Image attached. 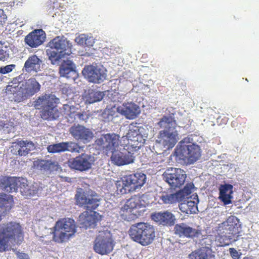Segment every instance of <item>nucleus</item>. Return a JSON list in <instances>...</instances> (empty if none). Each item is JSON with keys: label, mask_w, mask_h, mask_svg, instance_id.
I'll return each instance as SVG.
<instances>
[{"label": "nucleus", "mask_w": 259, "mask_h": 259, "mask_svg": "<svg viewBox=\"0 0 259 259\" xmlns=\"http://www.w3.org/2000/svg\"><path fill=\"white\" fill-rule=\"evenodd\" d=\"M143 136H138L133 138L127 139V146L134 151L138 150L144 144Z\"/></svg>", "instance_id": "nucleus-35"}, {"label": "nucleus", "mask_w": 259, "mask_h": 259, "mask_svg": "<svg viewBox=\"0 0 259 259\" xmlns=\"http://www.w3.org/2000/svg\"><path fill=\"white\" fill-rule=\"evenodd\" d=\"M118 113L117 108L115 107L106 109L105 111V114L107 115L108 120H112L114 117H117Z\"/></svg>", "instance_id": "nucleus-43"}, {"label": "nucleus", "mask_w": 259, "mask_h": 259, "mask_svg": "<svg viewBox=\"0 0 259 259\" xmlns=\"http://www.w3.org/2000/svg\"><path fill=\"white\" fill-rule=\"evenodd\" d=\"M47 53L49 56V59L53 62H56L66 56L65 54L60 53L59 51L56 50L53 51L47 50Z\"/></svg>", "instance_id": "nucleus-39"}, {"label": "nucleus", "mask_w": 259, "mask_h": 259, "mask_svg": "<svg viewBox=\"0 0 259 259\" xmlns=\"http://www.w3.org/2000/svg\"><path fill=\"white\" fill-rule=\"evenodd\" d=\"M239 220L237 217L231 215L229 217L227 220L222 224L225 227L224 230L226 231V234L228 235L229 241L227 242H220V246H224L229 245L231 243V240L233 239L236 241L239 236L240 225L239 224Z\"/></svg>", "instance_id": "nucleus-13"}, {"label": "nucleus", "mask_w": 259, "mask_h": 259, "mask_svg": "<svg viewBox=\"0 0 259 259\" xmlns=\"http://www.w3.org/2000/svg\"><path fill=\"white\" fill-rule=\"evenodd\" d=\"M94 42V39L93 37L87 35V40H85V44H84V46L92 47L93 46Z\"/></svg>", "instance_id": "nucleus-48"}, {"label": "nucleus", "mask_w": 259, "mask_h": 259, "mask_svg": "<svg viewBox=\"0 0 259 259\" xmlns=\"http://www.w3.org/2000/svg\"><path fill=\"white\" fill-rule=\"evenodd\" d=\"M15 65L10 64L5 66H2L0 68V73L2 74H6L11 72L15 67Z\"/></svg>", "instance_id": "nucleus-45"}, {"label": "nucleus", "mask_w": 259, "mask_h": 259, "mask_svg": "<svg viewBox=\"0 0 259 259\" xmlns=\"http://www.w3.org/2000/svg\"><path fill=\"white\" fill-rule=\"evenodd\" d=\"M0 188L9 193L16 192L19 188L21 194L27 198L34 196L37 193L35 187L29 186L26 179L20 177L0 178Z\"/></svg>", "instance_id": "nucleus-4"}, {"label": "nucleus", "mask_w": 259, "mask_h": 259, "mask_svg": "<svg viewBox=\"0 0 259 259\" xmlns=\"http://www.w3.org/2000/svg\"><path fill=\"white\" fill-rule=\"evenodd\" d=\"M177 160L182 161L187 164L196 162L201 156L199 146L195 144H186L185 139L176 147L174 152Z\"/></svg>", "instance_id": "nucleus-7"}, {"label": "nucleus", "mask_w": 259, "mask_h": 259, "mask_svg": "<svg viewBox=\"0 0 259 259\" xmlns=\"http://www.w3.org/2000/svg\"><path fill=\"white\" fill-rule=\"evenodd\" d=\"M111 161L115 164L120 166L133 163L134 161V156L131 152L125 151L121 152L115 149L111 152Z\"/></svg>", "instance_id": "nucleus-20"}, {"label": "nucleus", "mask_w": 259, "mask_h": 259, "mask_svg": "<svg viewBox=\"0 0 259 259\" xmlns=\"http://www.w3.org/2000/svg\"><path fill=\"white\" fill-rule=\"evenodd\" d=\"M59 99L52 94L42 95L34 102V107L40 110V115L44 120H54L59 117L56 104Z\"/></svg>", "instance_id": "nucleus-5"}, {"label": "nucleus", "mask_w": 259, "mask_h": 259, "mask_svg": "<svg viewBox=\"0 0 259 259\" xmlns=\"http://www.w3.org/2000/svg\"><path fill=\"white\" fill-rule=\"evenodd\" d=\"M46 38V33L42 29H35L27 35L24 39L26 45L32 48L41 45Z\"/></svg>", "instance_id": "nucleus-19"}, {"label": "nucleus", "mask_w": 259, "mask_h": 259, "mask_svg": "<svg viewBox=\"0 0 259 259\" xmlns=\"http://www.w3.org/2000/svg\"><path fill=\"white\" fill-rule=\"evenodd\" d=\"M117 110L119 113L131 119L135 118L139 113V107L133 102L123 104L117 108Z\"/></svg>", "instance_id": "nucleus-24"}, {"label": "nucleus", "mask_w": 259, "mask_h": 259, "mask_svg": "<svg viewBox=\"0 0 259 259\" xmlns=\"http://www.w3.org/2000/svg\"><path fill=\"white\" fill-rule=\"evenodd\" d=\"M11 82L12 84L6 87V94L12 102H22L37 93L40 89L38 82H25L21 85H20L21 82Z\"/></svg>", "instance_id": "nucleus-3"}, {"label": "nucleus", "mask_w": 259, "mask_h": 259, "mask_svg": "<svg viewBox=\"0 0 259 259\" xmlns=\"http://www.w3.org/2000/svg\"><path fill=\"white\" fill-rule=\"evenodd\" d=\"M146 176L142 172L125 176V182L128 183L131 192L140 188L146 182Z\"/></svg>", "instance_id": "nucleus-23"}, {"label": "nucleus", "mask_w": 259, "mask_h": 259, "mask_svg": "<svg viewBox=\"0 0 259 259\" xmlns=\"http://www.w3.org/2000/svg\"><path fill=\"white\" fill-rule=\"evenodd\" d=\"M54 228L53 239L59 243L68 241L76 232L75 222L70 218L59 219Z\"/></svg>", "instance_id": "nucleus-8"}, {"label": "nucleus", "mask_w": 259, "mask_h": 259, "mask_svg": "<svg viewBox=\"0 0 259 259\" xmlns=\"http://www.w3.org/2000/svg\"><path fill=\"white\" fill-rule=\"evenodd\" d=\"M32 79L30 78V79H29L28 81H30V80H31Z\"/></svg>", "instance_id": "nucleus-54"}, {"label": "nucleus", "mask_w": 259, "mask_h": 259, "mask_svg": "<svg viewBox=\"0 0 259 259\" xmlns=\"http://www.w3.org/2000/svg\"><path fill=\"white\" fill-rule=\"evenodd\" d=\"M96 192L90 189L77 188L75 195L76 203L87 210H93L99 205L100 199Z\"/></svg>", "instance_id": "nucleus-9"}, {"label": "nucleus", "mask_w": 259, "mask_h": 259, "mask_svg": "<svg viewBox=\"0 0 259 259\" xmlns=\"http://www.w3.org/2000/svg\"><path fill=\"white\" fill-rule=\"evenodd\" d=\"M82 74L89 81H103L107 77V70L103 66L85 65Z\"/></svg>", "instance_id": "nucleus-14"}, {"label": "nucleus", "mask_w": 259, "mask_h": 259, "mask_svg": "<svg viewBox=\"0 0 259 259\" xmlns=\"http://www.w3.org/2000/svg\"><path fill=\"white\" fill-rule=\"evenodd\" d=\"M175 234L180 237L193 238L197 237L200 232L199 230L190 227L185 223L176 224L174 228Z\"/></svg>", "instance_id": "nucleus-22"}, {"label": "nucleus", "mask_w": 259, "mask_h": 259, "mask_svg": "<svg viewBox=\"0 0 259 259\" xmlns=\"http://www.w3.org/2000/svg\"><path fill=\"white\" fill-rule=\"evenodd\" d=\"M119 144V136L114 133L102 134L95 142L96 147L108 154L116 149Z\"/></svg>", "instance_id": "nucleus-11"}, {"label": "nucleus", "mask_w": 259, "mask_h": 259, "mask_svg": "<svg viewBox=\"0 0 259 259\" xmlns=\"http://www.w3.org/2000/svg\"><path fill=\"white\" fill-rule=\"evenodd\" d=\"M233 188V187L231 184L222 185L219 188V198L225 205L232 203Z\"/></svg>", "instance_id": "nucleus-27"}, {"label": "nucleus", "mask_w": 259, "mask_h": 259, "mask_svg": "<svg viewBox=\"0 0 259 259\" xmlns=\"http://www.w3.org/2000/svg\"><path fill=\"white\" fill-rule=\"evenodd\" d=\"M104 96L103 92L88 90L84 92L83 99L85 104H90L101 101Z\"/></svg>", "instance_id": "nucleus-31"}, {"label": "nucleus", "mask_w": 259, "mask_h": 259, "mask_svg": "<svg viewBox=\"0 0 259 259\" xmlns=\"http://www.w3.org/2000/svg\"><path fill=\"white\" fill-rule=\"evenodd\" d=\"M151 218L154 221L163 225H172L175 220L174 215L168 211L155 213L151 215Z\"/></svg>", "instance_id": "nucleus-29"}, {"label": "nucleus", "mask_w": 259, "mask_h": 259, "mask_svg": "<svg viewBox=\"0 0 259 259\" xmlns=\"http://www.w3.org/2000/svg\"><path fill=\"white\" fill-rule=\"evenodd\" d=\"M188 198L187 202L181 203L179 205L180 209L184 213L187 214H195L198 211L197 204L199 202L198 197L197 195H193Z\"/></svg>", "instance_id": "nucleus-25"}, {"label": "nucleus", "mask_w": 259, "mask_h": 259, "mask_svg": "<svg viewBox=\"0 0 259 259\" xmlns=\"http://www.w3.org/2000/svg\"><path fill=\"white\" fill-rule=\"evenodd\" d=\"M13 204V196L4 193H0V221ZM23 238V229L20 223L12 221L0 224V252L6 250L9 241L16 242V240H21Z\"/></svg>", "instance_id": "nucleus-1"}, {"label": "nucleus", "mask_w": 259, "mask_h": 259, "mask_svg": "<svg viewBox=\"0 0 259 259\" xmlns=\"http://www.w3.org/2000/svg\"><path fill=\"white\" fill-rule=\"evenodd\" d=\"M229 252L231 255L234 258H238L239 257L238 253L237 251L234 248H230Z\"/></svg>", "instance_id": "nucleus-49"}, {"label": "nucleus", "mask_w": 259, "mask_h": 259, "mask_svg": "<svg viewBox=\"0 0 259 259\" xmlns=\"http://www.w3.org/2000/svg\"><path fill=\"white\" fill-rule=\"evenodd\" d=\"M128 234L133 241L143 246L150 244L155 237L154 227L144 222L132 225L128 231Z\"/></svg>", "instance_id": "nucleus-6"}, {"label": "nucleus", "mask_w": 259, "mask_h": 259, "mask_svg": "<svg viewBox=\"0 0 259 259\" xmlns=\"http://www.w3.org/2000/svg\"><path fill=\"white\" fill-rule=\"evenodd\" d=\"M162 176L164 180L174 189L182 186L184 184L187 177L184 170L172 167L166 169Z\"/></svg>", "instance_id": "nucleus-12"}, {"label": "nucleus", "mask_w": 259, "mask_h": 259, "mask_svg": "<svg viewBox=\"0 0 259 259\" xmlns=\"http://www.w3.org/2000/svg\"><path fill=\"white\" fill-rule=\"evenodd\" d=\"M67 164L71 169L81 171H85L91 168V156L85 154H81L75 158L69 159Z\"/></svg>", "instance_id": "nucleus-15"}, {"label": "nucleus", "mask_w": 259, "mask_h": 259, "mask_svg": "<svg viewBox=\"0 0 259 259\" xmlns=\"http://www.w3.org/2000/svg\"><path fill=\"white\" fill-rule=\"evenodd\" d=\"M101 216L96 211L89 212L85 211L81 213L78 218V223L80 228L87 229L88 228H94L97 222L100 220Z\"/></svg>", "instance_id": "nucleus-18"}, {"label": "nucleus", "mask_w": 259, "mask_h": 259, "mask_svg": "<svg viewBox=\"0 0 259 259\" xmlns=\"http://www.w3.org/2000/svg\"><path fill=\"white\" fill-rule=\"evenodd\" d=\"M69 132L75 140L83 143L90 142L94 137L93 133L89 128L79 124L71 126Z\"/></svg>", "instance_id": "nucleus-16"}, {"label": "nucleus", "mask_w": 259, "mask_h": 259, "mask_svg": "<svg viewBox=\"0 0 259 259\" xmlns=\"http://www.w3.org/2000/svg\"><path fill=\"white\" fill-rule=\"evenodd\" d=\"M7 18V16L5 14L4 11L0 9V26L3 25V24L5 23Z\"/></svg>", "instance_id": "nucleus-47"}, {"label": "nucleus", "mask_w": 259, "mask_h": 259, "mask_svg": "<svg viewBox=\"0 0 259 259\" xmlns=\"http://www.w3.org/2000/svg\"><path fill=\"white\" fill-rule=\"evenodd\" d=\"M115 243L109 232H100L94 244V251L101 255H107L112 251Z\"/></svg>", "instance_id": "nucleus-10"}, {"label": "nucleus", "mask_w": 259, "mask_h": 259, "mask_svg": "<svg viewBox=\"0 0 259 259\" xmlns=\"http://www.w3.org/2000/svg\"><path fill=\"white\" fill-rule=\"evenodd\" d=\"M19 259H29L28 255L24 253H21L18 255Z\"/></svg>", "instance_id": "nucleus-50"}, {"label": "nucleus", "mask_w": 259, "mask_h": 259, "mask_svg": "<svg viewBox=\"0 0 259 259\" xmlns=\"http://www.w3.org/2000/svg\"><path fill=\"white\" fill-rule=\"evenodd\" d=\"M49 166L48 171L53 172L54 171H58L61 169L60 165L58 164V162L56 161L50 160Z\"/></svg>", "instance_id": "nucleus-44"}, {"label": "nucleus", "mask_w": 259, "mask_h": 259, "mask_svg": "<svg viewBox=\"0 0 259 259\" xmlns=\"http://www.w3.org/2000/svg\"><path fill=\"white\" fill-rule=\"evenodd\" d=\"M194 188V184L192 183H187L183 189L177 191L181 202L192 193V191Z\"/></svg>", "instance_id": "nucleus-36"}, {"label": "nucleus", "mask_w": 259, "mask_h": 259, "mask_svg": "<svg viewBox=\"0 0 259 259\" xmlns=\"http://www.w3.org/2000/svg\"><path fill=\"white\" fill-rule=\"evenodd\" d=\"M85 40H87V35L81 34L75 38V41L79 45L84 46L85 44Z\"/></svg>", "instance_id": "nucleus-46"}, {"label": "nucleus", "mask_w": 259, "mask_h": 259, "mask_svg": "<svg viewBox=\"0 0 259 259\" xmlns=\"http://www.w3.org/2000/svg\"><path fill=\"white\" fill-rule=\"evenodd\" d=\"M10 47L5 41H0V61L5 62L10 58Z\"/></svg>", "instance_id": "nucleus-37"}, {"label": "nucleus", "mask_w": 259, "mask_h": 259, "mask_svg": "<svg viewBox=\"0 0 259 259\" xmlns=\"http://www.w3.org/2000/svg\"><path fill=\"white\" fill-rule=\"evenodd\" d=\"M50 160H37L34 162L35 167L40 170L48 171Z\"/></svg>", "instance_id": "nucleus-41"}, {"label": "nucleus", "mask_w": 259, "mask_h": 259, "mask_svg": "<svg viewBox=\"0 0 259 259\" xmlns=\"http://www.w3.org/2000/svg\"><path fill=\"white\" fill-rule=\"evenodd\" d=\"M80 147L78 144L72 142H61L49 145L47 149L50 153H59L66 151L78 152Z\"/></svg>", "instance_id": "nucleus-21"}, {"label": "nucleus", "mask_w": 259, "mask_h": 259, "mask_svg": "<svg viewBox=\"0 0 259 259\" xmlns=\"http://www.w3.org/2000/svg\"><path fill=\"white\" fill-rule=\"evenodd\" d=\"M48 46L51 49H55L66 56H69L72 53V46L69 41L64 36L55 37L49 42Z\"/></svg>", "instance_id": "nucleus-17"}, {"label": "nucleus", "mask_w": 259, "mask_h": 259, "mask_svg": "<svg viewBox=\"0 0 259 259\" xmlns=\"http://www.w3.org/2000/svg\"><path fill=\"white\" fill-rule=\"evenodd\" d=\"M41 60L35 55L28 57L26 61L24 67L27 71H34L37 72L40 69Z\"/></svg>", "instance_id": "nucleus-32"}, {"label": "nucleus", "mask_w": 259, "mask_h": 259, "mask_svg": "<svg viewBox=\"0 0 259 259\" xmlns=\"http://www.w3.org/2000/svg\"><path fill=\"white\" fill-rule=\"evenodd\" d=\"M132 211L133 210L131 209L129 207L126 206V204H124L121 207L119 213L123 220L128 221L129 219L132 218Z\"/></svg>", "instance_id": "nucleus-40"}, {"label": "nucleus", "mask_w": 259, "mask_h": 259, "mask_svg": "<svg viewBox=\"0 0 259 259\" xmlns=\"http://www.w3.org/2000/svg\"><path fill=\"white\" fill-rule=\"evenodd\" d=\"M74 64L71 61L64 62L60 67V73L61 76L68 80L74 81L78 76V74L73 68Z\"/></svg>", "instance_id": "nucleus-26"}, {"label": "nucleus", "mask_w": 259, "mask_h": 259, "mask_svg": "<svg viewBox=\"0 0 259 259\" xmlns=\"http://www.w3.org/2000/svg\"><path fill=\"white\" fill-rule=\"evenodd\" d=\"M227 121V119H225V120H224V123H226Z\"/></svg>", "instance_id": "nucleus-53"}, {"label": "nucleus", "mask_w": 259, "mask_h": 259, "mask_svg": "<svg viewBox=\"0 0 259 259\" xmlns=\"http://www.w3.org/2000/svg\"><path fill=\"white\" fill-rule=\"evenodd\" d=\"M240 120V118H238L236 119V121H233L232 122V125L233 126H235L236 125V123H237V121H239Z\"/></svg>", "instance_id": "nucleus-52"}, {"label": "nucleus", "mask_w": 259, "mask_h": 259, "mask_svg": "<svg viewBox=\"0 0 259 259\" xmlns=\"http://www.w3.org/2000/svg\"><path fill=\"white\" fill-rule=\"evenodd\" d=\"M17 152L16 155L20 156H25L35 148L34 143L27 140H18L16 142Z\"/></svg>", "instance_id": "nucleus-30"}, {"label": "nucleus", "mask_w": 259, "mask_h": 259, "mask_svg": "<svg viewBox=\"0 0 259 259\" xmlns=\"http://www.w3.org/2000/svg\"><path fill=\"white\" fill-rule=\"evenodd\" d=\"M144 195H135L128 199L125 203L126 206L129 207L131 209L134 210L138 207L144 205L142 203Z\"/></svg>", "instance_id": "nucleus-33"}, {"label": "nucleus", "mask_w": 259, "mask_h": 259, "mask_svg": "<svg viewBox=\"0 0 259 259\" xmlns=\"http://www.w3.org/2000/svg\"><path fill=\"white\" fill-rule=\"evenodd\" d=\"M117 194H125L131 192L128 183L125 182V177L115 182Z\"/></svg>", "instance_id": "nucleus-34"}, {"label": "nucleus", "mask_w": 259, "mask_h": 259, "mask_svg": "<svg viewBox=\"0 0 259 259\" xmlns=\"http://www.w3.org/2000/svg\"><path fill=\"white\" fill-rule=\"evenodd\" d=\"M138 136H142L140 132V127L136 125H131L126 135L127 139L133 138Z\"/></svg>", "instance_id": "nucleus-42"}, {"label": "nucleus", "mask_w": 259, "mask_h": 259, "mask_svg": "<svg viewBox=\"0 0 259 259\" xmlns=\"http://www.w3.org/2000/svg\"><path fill=\"white\" fill-rule=\"evenodd\" d=\"M86 116V114L85 113H78L77 114V116L79 119L84 120V116Z\"/></svg>", "instance_id": "nucleus-51"}, {"label": "nucleus", "mask_w": 259, "mask_h": 259, "mask_svg": "<svg viewBox=\"0 0 259 259\" xmlns=\"http://www.w3.org/2000/svg\"><path fill=\"white\" fill-rule=\"evenodd\" d=\"M181 202L177 192H173L171 190L164 191L160 193L159 203L161 204H174Z\"/></svg>", "instance_id": "nucleus-28"}, {"label": "nucleus", "mask_w": 259, "mask_h": 259, "mask_svg": "<svg viewBox=\"0 0 259 259\" xmlns=\"http://www.w3.org/2000/svg\"><path fill=\"white\" fill-rule=\"evenodd\" d=\"M191 259H208V255L205 249H200L190 254Z\"/></svg>", "instance_id": "nucleus-38"}, {"label": "nucleus", "mask_w": 259, "mask_h": 259, "mask_svg": "<svg viewBox=\"0 0 259 259\" xmlns=\"http://www.w3.org/2000/svg\"><path fill=\"white\" fill-rule=\"evenodd\" d=\"M174 115L173 113L168 116L163 115L157 123L159 127L163 130L158 133L156 145L162 148L164 151L171 149L178 140L179 134L176 130L177 123Z\"/></svg>", "instance_id": "nucleus-2"}]
</instances>
